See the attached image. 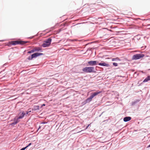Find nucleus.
Masks as SVG:
<instances>
[{"label":"nucleus","mask_w":150,"mask_h":150,"mask_svg":"<svg viewBox=\"0 0 150 150\" xmlns=\"http://www.w3.org/2000/svg\"><path fill=\"white\" fill-rule=\"evenodd\" d=\"M112 61H116L117 60L120 61V59L119 58L117 57L116 58H112Z\"/></svg>","instance_id":"19"},{"label":"nucleus","mask_w":150,"mask_h":150,"mask_svg":"<svg viewBox=\"0 0 150 150\" xmlns=\"http://www.w3.org/2000/svg\"><path fill=\"white\" fill-rule=\"evenodd\" d=\"M25 115V112H21L19 114L18 117L17 118V120L22 118Z\"/></svg>","instance_id":"8"},{"label":"nucleus","mask_w":150,"mask_h":150,"mask_svg":"<svg viewBox=\"0 0 150 150\" xmlns=\"http://www.w3.org/2000/svg\"><path fill=\"white\" fill-rule=\"evenodd\" d=\"M21 42V45H23L25 44V43H27L28 42H29L28 41H21L20 40Z\"/></svg>","instance_id":"17"},{"label":"nucleus","mask_w":150,"mask_h":150,"mask_svg":"<svg viewBox=\"0 0 150 150\" xmlns=\"http://www.w3.org/2000/svg\"><path fill=\"white\" fill-rule=\"evenodd\" d=\"M33 38V36H32L29 37L28 38L31 39Z\"/></svg>","instance_id":"27"},{"label":"nucleus","mask_w":150,"mask_h":150,"mask_svg":"<svg viewBox=\"0 0 150 150\" xmlns=\"http://www.w3.org/2000/svg\"><path fill=\"white\" fill-rule=\"evenodd\" d=\"M140 100L139 99H136V100L132 102V105H135L137 103L139 102L140 101Z\"/></svg>","instance_id":"14"},{"label":"nucleus","mask_w":150,"mask_h":150,"mask_svg":"<svg viewBox=\"0 0 150 150\" xmlns=\"http://www.w3.org/2000/svg\"><path fill=\"white\" fill-rule=\"evenodd\" d=\"M102 92L101 91H97L96 92H95L94 93H91V95L90 96V97L87 98V100L89 102H91L92 99L95 96L97 95L98 94L101 93Z\"/></svg>","instance_id":"4"},{"label":"nucleus","mask_w":150,"mask_h":150,"mask_svg":"<svg viewBox=\"0 0 150 150\" xmlns=\"http://www.w3.org/2000/svg\"><path fill=\"white\" fill-rule=\"evenodd\" d=\"M102 62L98 63V64L99 66H104L106 67H109L110 65L106 63L103 61H101Z\"/></svg>","instance_id":"7"},{"label":"nucleus","mask_w":150,"mask_h":150,"mask_svg":"<svg viewBox=\"0 0 150 150\" xmlns=\"http://www.w3.org/2000/svg\"><path fill=\"white\" fill-rule=\"evenodd\" d=\"M39 107V105H34L33 108L32 109V111H37L40 109Z\"/></svg>","instance_id":"11"},{"label":"nucleus","mask_w":150,"mask_h":150,"mask_svg":"<svg viewBox=\"0 0 150 150\" xmlns=\"http://www.w3.org/2000/svg\"><path fill=\"white\" fill-rule=\"evenodd\" d=\"M98 63V62L96 61H88L87 63L88 64H87V66H94L97 65Z\"/></svg>","instance_id":"5"},{"label":"nucleus","mask_w":150,"mask_h":150,"mask_svg":"<svg viewBox=\"0 0 150 150\" xmlns=\"http://www.w3.org/2000/svg\"><path fill=\"white\" fill-rule=\"evenodd\" d=\"M11 44L12 45H16L17 44H20L21 42L20 40H15L11 42Z\"/></svg>","instance_id":"9"},{"label":"nucleus","mask_w":150,"mask_h":150,"mask_svg":"<svg viewBox=\"0 0 150 150\" xmlns=\"http://www.w3.org/2000/svg\"><path fill=\"white\" fill-rule=\"evenodd\" d=\"M26 149V148L25 147L22 148L20 150H25Z\"/></svg>","instance_id":"25"},{"label":"nucleus","mask_w":150,"mask_h":150,"mask_svg":"<svg viewBox=\"0 0 150 150\" xmlns=\"http://www.w3.org/2000/svg\"><path fill=\"white\" fill-rule=\"evenodd\" d=\"M35 52L34 48L33 49L31 50L28 51L27 53L28 54H31Z\"/></svg>","instance_id":"18"},{"label":"nucleus","mask_w":150,"mask_h":150,"mask_svg":"<svg viewBox=\"0 0 150 150\" xmlns=\"http://www.w3.org/2000/svg\"><path fill=\"white\" fill-rule=\"evenodd\" d=\"M131 119V117H126L124 118L123 121L125 122H127L129 121Z\"/></svg>","instance_id":"12"},{"label":"nucleus","mask_w":150,"mask_h":150,"mask_svg":"<svg viewBox=\"0 0 150 150\" xmlns=\"http://www.w3.org/2000/svg\"><path fill=\"white\" fill-rule=\"evenodd\" d=\"M52 40V39L50 38H49L47 39L46 40L44 41V42L42 45V46L43 47H49L51 44Z\"/></svg>","instance_id":"2"},{"label":"nucleus","mask_w":150,"mask_h":150,"mask_svg":"<svg viewBox=\"0 0 150 150\" xmlns=\"http://www.w3.org/2000/svg\"><path fill=\"white\" fill-rule=\"evenodd\" d=\"M150 80V78H149V76H148L143 81V82H147L148 81Z\"/></svg>","instance_id":"16"},{"label":"nucleus","mask_w":150,"mask_h":150,"mask_svg":"<svg viewBox=\"0 0 150 150\" xmlns=\"http://www.w3.org/2000/svg\"><path fill=\"white\" fill-rule=\"evenodd\" d=\"M13 120L14 121V122L11 123L10 124V125L14 126L15 125H16L19 121L18 120H17V119H16V118L14 119Z\"/></svg>","instance_id":"10"},{"label":"nucleus","mask_w":150,"mask_h":150,"mask_svg":"<svg viewBox=\"0 0 150 150\" xmlns=\"http://www.w3.org/2000/svg\"><path fill=\"white\" fill-rule=\"evenodd\" d=\"M149 147H150V144L147 147V148H149Z\"/></svg>","instance_id":"31"},{"label":"nucleus","mask_w":150,"mask_h":150,"mask_svg":"<svg viewBox=\"0 0 150 150\" xmlns=\"http://www.w3.org/2000/svg\"><path fill=\"white\" fill-rule=\"evenodd\" d=\"M113 65L115 67H117L118 66V64L115 62H114L113 63Z\"/></svg>","instance_id":"21"},{"label":"nucleus","mask_w":150,"mask_h":150,"mask_svg":"<svg viewBox=\"0 0 150 150\" xmlns=\"http://www.w3.org/2000/svg\"><path fill=\"white\" fill-rule=\"evenodd\" d=\"M28 113L29 112H32V113H33V111H31V110H30V109H29L28 110Z\"/></svg>","instance_id":"23"},{"label":"nucleus","mask_w":150,"mask_h":150,"mask_svg":"<svg viewBox=\"0 0 150 150\" xmlns=\"http://www.w3.org/2000/svg\"><path fill=\"white\" fill-rule=\"evenodd\" d=\"M31 144H32L31 143H29L27 146H25L26 148H27L29 146H30L31 145Z\"/></svg>","instance_id":"22"},{"label":"nucleus","mask_w":150,"mask_h":150,"mask_svg":"<svg viewBox=\"0 0 150 150\" xmlns=\"http://www.w3.org/2000/svg\"><path fill=\"white\" fill-rule=\"evenodd\" d=\"M34 49L35 52V51H40V52H42L43 51L42 49V48L40 47H35L34 48Z\"/></svg>","instance_id":"13"},{"label":"nucleus","mask_w":150,"mask_h":150,"mask_svg":"<svg viewBox=\"0 0 150 150\" xmlns=\"http://www.w3.org/2000/svg\"><path fill=\"white\" fill-rule=\"evenodd\" d=\"M91 124H89L86 127L85 129H86L88 128L90 125Z\"/></svg>","instance_id":"24"},{"label":"nucleus","mask_w":150,"mask_h":150,"mask_svg":"<svg viewBox=\"0 0 150 150\" xmlns=\"http://www.w3.org/2000/svg\"><path fill=\"white\" fill-rule=\"evenodd\" d=\"M47 123V122H42L41 123V124H46Z\"/></svg>","instance_id":"29"},{"label":"nucleus","mask_w":150,"mask_h":150,"mask_svg":"<svg viewBox=\"0 0 150 150\" xmlns=\"http://www.w3.org/2000/svg\"><path fill=\"white\" fill-rule=\"evenodd\" d=\"M25 112H25V115L26 114H28L29 113L28 111H26Z\"/></svg>","instance_id":"28"},{"label":"nucleus","mask_w":150,"mask_h":150,"mask_svg":"<svg viewBox=\"0 0 150 150\" xmlns=\"http://www.w3.org/2000/svg\"><path fill=\"white\" fill-rule=\"evenodd\" d=\"M144 55L143 54H139L134 55L132 57V60H136L139 59L144 57Z\"/></svg>","instance_id":"3"},{"label":"nucleus","mask_w":150,"mask_h":150,"mask_svg":"<svg viewBox=\"0 0 150 150\" xmlns=\"http://www.w3.org/2000/svg\"><path fill=\"white\" fill-rule=\"evenodd\" d=\"M82 71L86 73L95 72L94 67H86L82 69Z\"/></svg>","instance_id":"1"},{"label":"nucleus","mask_w":150,"mask_h":150,"mask_svg":"<svg viewBox=\"0 0 150 150\" xmlns=\"http://www.w3.org/2000/svg\"><path fill=\"white\" fill-rule=\"evenodd\" d=\"M37 54H38V56H40V55H43L44 54L42 53L37 52Z\"/></svg>","instance_id":"20"},{"label":"nucleus","mask_w":150,"mask_h":150,"mask_svg":"<svg viewBox=\"0 0 150 150\" xmlns=\"http://www.w3.org/2000/svg\"><path fill=\"white\" fill-rule=\"evenodd\" d=\"M89 103V102L87 99L86 100H84L81 103V104L82 105H85L86 104Z\"/></svg>","instance_id":"15"},{"label":"nucleus","mask_w":150,"mask_h":150,"mask_svg":"<svg viewBox=\"0 0 150 150\" xmlns=\"http://www.w3.org/2000/svg\"><path fill=\"white\" fill-rule=\"evenodd\" d=\"M45 104H43L42 105H41V108H42L43 106H45Z\"/></svg>","instance_id":"26"},{"label":"nucleus","mask_w":150,"mask_h":150,"mask_svg":"<svg viewBox=\"0 0 150 150\" xmlns=\"http://www.w3.org/2000/svg\"><path fill=\"white\" fill-rule=\"evenodd\" d=\"M38 57V55L37 52L27 57V59L29 60H32L33 58H36Z\"/></svg>","instance_id":"6"},{"label":"nucleus","mask_w":150,"mask_h":150,"mask_svg":"<svg viewBox=\"0 0 150 150\" xmlns=\"http://www.w3.org/2000/svg\"><path fill=\"white\" fill-rule=\"evenodd\" d=\"M40 127H41L40 126H39V128H38V130H39V129L40 128Z\"/></svg>","instance_id":"30"}]
</instances>
